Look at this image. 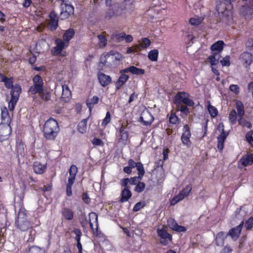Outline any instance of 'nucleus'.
Here are the masks:
<instances>
[{"instance_id":"obj_1","label":"nucleus","mask_w":253,"mask_h":253,"mask_svg":"<svg viewBox=\"0 0 253 253\" xmlns=\"http://www.w3.org/2000/svg\"><path fill=\"white\" fill-rule=\"evenodd\" d=\"M232 5L228 4L224 0L223 1L217 2L216 10L219 14L220 19L224 23L229 24L232 22V15L230 9Z\"/></svg>"},{"instance_id":"obj_2","label":"nucleus","mask_w":253,"mask_h":253,"mask_svg":"<svg viewBox=\"0 0 253 253\" xmlns=\"http://www.w3.org/2000/svg\"><path fill=\"white\" fill-rule=\"evenodd\" d=\"M59 131L58 124L53 119H49L44 123L43 132L44 137L49 140H54Z\"/></svg>"},{"instance_id":"obj_3","label":"nucleus","mask_w":253,"mask_h":253,"mask_svg":"<svg viewBox=\"0 0 253 253\" xmlns=\"http://www.w3.org/2000/svg\"><path fill=\"white\" fill-rule=\"evenodd\" d=\"M60 17L61 19H66L70 15L74 14V7L66 1L61 0L60 4Z\"/></svg>"},{"instance_id":"obj_4","label":"nucleus","mask_w":253,"mask_h":253,"mask_svg":"<svg viewBox=\"0 0 253 253\" xmlns=\"http://www.w3.org/2000/svg\"><path fill=\"white\" fill-rule=\"evenodd\" d=\"M21 92V88L19 85L16 84L12 87L11 99L8 103V108L10 111H13Z\"/></svg>"},{"instance_id":"obj_5","label":"nucleus","mask_w":253,"mask_h":253,"mask_svg":"<svg viewBox=\"0 0 253 253\" xmlns=\"http://www.w3.org/2000/svg\"><path fill=\"white\" fill-rule=\"evenodd\" d=\"M33 85L29 88V92L32 94H35L43 89V83L42 78L39 75L33 78Z\"/></svg>"},{"instance_id":"obj_6","label":"nucleus","mask_w":253,"mask_h":253,"mask_svg":"<svg viewBox=\"0 0 253 253\" xmlns=\"http://www.w3.org/2000/svg\"><path fill=\"white\" fill-rule=\"evenodd\" d=\"M15 224L18 228L21 231H25L30 227V224L25 218L23 212H19L18 214L17 219L15 221Z\"/></svg>"},{"instance_id":"obj_7","label":"nucleus","mask_w":253,"mask_h":253,"mask_svg":"<svg viewBox=\"0 0 253 253\" xmlns=\"http://www.w3.org/2000/svg\"><path fill=\"white\" fill-rule=\"evenodd\" d=\"M181 103L190 107H193L195 105L192 99L187 97V94L185 92H179L175 97V104H180Z\"/></svg>"},{"instance_id":"obj_8","label":"nucleus","mask_w":253,"mask_h":253,"mask_svg":"<svg viewBox=\"0 0 253 253\" xmlns=\"http://www.w3.org/2000/svg\"><path fill=\"white\" fill-rule=\"evenodd\" d=\"M192 189L191 184L187 185L180 193L175 196L171 200L170 204L171 205H174L178 202L183 199L185 197L187 196Z\"/></svg>"},{"instance_id":"obj_9","label":"nucleus","mask_w":253,"mask_h":253,"mask_svg":"<svg viewBox=\"0 0 253 253\" xmlns=\"http://www.w3.org/2000/svg\"><path fill=\"white\" fill-rule=\"evenodd\" d=\"M49 18L47 28L51 31H54L58 26V16L54 11H52L49 15Z\"/></svg>"},{"instance_id":"obj_10","label":"nucleus","mask_w":253,"mask_h":253,"mask_svg":"<svg viewBox=\"0 0 253 253\" xmlns=\"http://www.w3.org/2000/svg\"><path fill=\"white\" fill-rule=\"evenodd\" d=\"M157 233L161 238L160 243L164 246L167 245L171 241L172 236L165 229H158Z\"/></svg>"},{"instance_id":"obj_11","label":"nucleus","mask_w":253,"mask_h":253,"mask_svg":"<svg viewBox=\"0 0 253 253\" xmlns=\"http://www.w3.org/2000/svg\"><path fill=\"white\" fill-rule=\"evenodd\" d=\"M11 132L10 125L0 124V141L2 142L7 139Z\"/></svg>"},{"instance_id":"obj_12","label":"nucleus","mask_w":253,"mask_h":253,"mask_svg":"<svg viewBox=\"0 0 253 253\" xmlns=\"http://www.w3.org/2000/svg\"><path fill=\"white\" fill-rule=\"evenodd\" d=\"M153 120L154 118L150 112L148 110H145L142 112L139 121L142 122L143 125L147 126L150 125Z\"/></svg>"},{"instance_id":"obj_13","label":"nucleus","mask_w":253,"mask_h":253,"mask_svg":"<svg viewBox=\"0 0 253 253\" xmlns=\"http://www.w3.org/2000/svg\"><path fill=\"white\" fill-rule=\"evenodd\" d=\"M191 137V132L190 128L187 125H185L183 128V132L181 136V141L183 145L189 146L190 145V138Z\"/></svg>"},{"instance_id":"obj_14","label":"nucleus","mask_w":253,"mask_h":253,"mask_svg":"<svg viewBox=\"0 0 253 253\" xmlns=\"http://www.w3.org/2000/svg\"><path fill=\"white\" fill-rule=\"evenodd\" d=\"M105 2L106 5L109 7V11L106 13L105 18L109 19L114 14H117L118 12L117 8L118 7V5L112 4V0H106Z\"/></svg>"},{"instance_id":"obj_15","label":"nucleus","mask_w":253,"mask_h":253,"mask_svg":"<svg viewBox=\"0 0 253 253\" xmlns=\"http://www.w3.org/2000/svg\"><path fill=\"white\" fill-rule=\"evenodd\" d=\"M243 223L244 222L242 221L239 225L232 228L229 231L228 235L231 237L233 240H236L239 238L243 226Z\"/></svg>"},{"instance_id":"obj_16","label":"nucleus","mask_w":253,"mask_h":253,"mask_svg":"<svg viewBox=\"0 0 253 253\" xmlns=\"http://www.w3.org/2000/svg\"><path fill=\"white\" fill-rule=\"evenodd\" d=\"M89 223L91 229L97 231L98 228V215L95 212H92L89 214Z\"/></svg>"},{"instance_id":"obj_17","label":"nucleus","mask_w":253,"mask_h":253,"mask_svg":"<svg viewBox=\"0 0 253 253\" xmlns=\"http://www.w3.org/2000/svg\"><path fill=\"white\" fill-rule=\"evenodd\" d=\"M120 73L121 75L116 83L117 89H120V87L126 83L129 78L128 76L126 74V73L128 72H125L124 69L121 70Z\"/></svg>"},{"instance_id":"obj_18","label":"nucleus","mask_w":253,"mask_h":253,"mask_svg":"<svg viewBox=\"0 0 253 253\" xmlns=\"http://www.w3.org/2000/svg\"><path fill=\"white\" fill-rule=\"evenodd\" d=\"M116 57L111 53H107L104 56L101 57V62L104 65L109 66L112 65Z\"/></svg>"},{"instance_id":"obj_19","label":"nucleus","mask_w":253,"mask_h":253,"mask_svg":"<svg viewBox=\"0 0 253 253\" xmlns=\"http://www.w3.org/2000/svg\"><path fill=\"white\" fill-rule=\"evenodd\" d=\"M1 122L0 124L10 125L11 119L6 107L1 109Z\"/></svg>"},{"instance_id":"obj_20","label":"nucleus","mask_w":253,"mask_h":253,"mask_svg":"<svg viewBox=\"0 0 253 253\" xmlns=\"http://www.w3.org/2000/svg\"><path fill=\"white\" fill-rule=\"evenodd\" d=\"M56 46L54 48V52L55 54H59L61 50L65 47L68 46V42L63 41L62 40L57 39L55 41Z\"/></svg>"},{"instance_id":"obj_21","label":"nucleus","mask_w":253,"mask_h":253,"mask_svg":"<svg viewBox=\"0 0 253 253\" xmlns=\"http://www.w3.org/2000/svg\"><path fill=\"white\" fill-rule=\"evenodd\" d=\"M241 58L243 64L247 67L251 64L253 62V57L252 54L249 52H244L241 55Z\"/></svg>"},{"instance_id":"obj_22","label":"nucleus","mask_w":253,"mask_h":253,"mask_svg":"<svg viewBox=\"0 0 253 253\" xmlns=\"http://www.w3.org/2000/svg\"><path fill=\"white\" fill-rule=\"evenodd\" d=\"M222 132L221 134L217 137V148L219 151L222 150L225 140L226 138V136H227V134H226V133L224 131L223 128H222Z\"/></svg>"},{"instance_id":"obj_23","label":"nucleus","mask_w":253,"mask_h":253,"mask_svg":"<svg viewBox=\"0 0 253 253\" xmlns=\"http://www.w3.org/2000/svg\"><path fill=\"white\" fill-rule=\"evenodd\" d=\"M62 216L66 220H71L73 219L74 217V212L72 210L64 208L62 209L61 211Z\"/></svg>"},{"instance_id":"obj_24","label":"nucleus","mask_w":253,"mask_h":253,"mask_svg":"<svg viewBox=\"0 0 253 253\" xmlns=\"http://www.w3.org/2000/svg\"><path fill=\"white\" fill-rule=\"evenodd\" d=\"M98 80L99 83L103 86L108 85L111 81V78L110 76L106 75L103 73L98 74Z\"/></svg>"},{"instance_id":"obj_25","label":"nucleus","mask_w":253,"mask_h":253,"mask_svg":"<svg viewBox=\"0 0 253 253\" xmlns=\"http://www.w3.org/2000/svg\"><path fill=\"white\" fill-rule=\"evenodd\" d=\"M126 72H130L132 74L136 75H143L145 73L144 70L142 69L137 68L135 66H131L124 69Z\"/></svg>"},{"instance_id":"obj_26","label":"nucleus","mask_w":253,"mask_h":253,"mask_svg":"<svg viewBox=\"0 0 253 253\" xmlns=\"http://www.w3.org/2000/svg\"><path fill=\"white\" fill-rule=\"evenodd\" d=\"M239 162L245 167L252 165L253 163V154L243 157Z\"/></svg>"},{"instance_id":"obj_27","label":"nucleus","mask_w":253,"mask_h":253,"mask_svg":"<svg viewBox=\"0 0 253 253\" xmlns=\"http://www.w3.org/2000/svg\"><path fill=\"white\" fill-rule=\"evenodd\" d=\"M73 232L76 235L75 239L77 242V246L79 250V253H82V246L80 242L81 236H82V233L81 231L77 228L74 229Z\"/></svg>"},{"instance_id":"obj_28","label":"nucleus","mask_w":253,"mask_h":253,"mask_svg":"<svg viewBox=\"0 0 253 253\" xmlns=\"http://www.w3.org/2000/svg\"><path fill=\"white\" fill-rule=\"evenodd\" d=\"M221 57L220 53L213 52L212 54L208 58V60L211 65H216L218 63L219 60Z\"/></svg>"},{"instance_id":"obj_29","label":"nucleus","mask_w":253,"mask_h":253,"mask_svg":"<svg viewBox=\"0 0 253 253\" xmlns=\"http://www.w3.org/2000/svg\"><path fill=\"white\" fill-rule=\"evenodd\" d=\"M224 42L222 41H219L213 44L211 47L213 52H220L223 50Z\"/></svg>"},{"instance_id":"obj_30","label":"nucleus","mask_w":253,"mask_h":253,"mask_svg":"<svg viewBox=\"0 0 253 253\" xmlns=\"http://www.w3.org/2000/svg\"><path fill=\"white\" fill-rule=\"evenodd\" d=\"M132 193L131 191L127 188H125L121 193V202L123 203L126 202L131 197Z\"/></svg>"},{"instance_id":"obj_31","label":"nucleus","mask_w":253,"mask_h":253,"mask_svg":"<svg viewBox=\"0 0 253 253\" xmlns=\"http://www.w3.org/2000/svg\"><path fill=\"white\" fill-rule=\"evenodd\" d=\"M46 168L45 166L42 165L38 162H34L33 164V169L35 173L37 174H42L43 173Z\"/></svg>"},{"instance_id":"obj_32","label":"nucleus","mask_w":253,"mask_h":253,"mask_svg":"<svg viewBox=\"0 0 253 253\" xmlns=\"http://www.w3.org/2000/svg\"><path fill=\"white\" fill-rule=\"evenodd\" d=\"M71 96V91L66 84L62 85V98L65 101H67Z\"/></svg>"},{"instance_id":"obj_33","label":"nucleus","mask_w":253,"mask_h":253,"mask_svg":"<svg viewBox=\"0 0 253 253\" xmlns=\"http://www.w3.org/2000/svg\"><path fill=\"white\" fill-rule=\"evenodd\" d=\"M225 238V234L223 232L218 233L215 238V244L218 246H223Z\"/></svg>"},{"instance_id":"obj_34","label":"nucleus","mask_w":253,"mask_h":253,"mask_svg":"<svg viewBox=\"0 0 253 253\" xmlns=\"http://www.w3.org/2000/svg\"><path fill=\"white\" fill-rule=\"evenodd\" d=\"M75 35V31L73 29H69L67 30L64 34L63 35V40L67 42H68L69 41L73 38Z\"/></svg>"},{"instance_id":"obj_35","label":"nucleus","mask_w":253,"mask_h":253,"mask_svg":"<svg viewBox=\"0 0 253 253\" xmlns=\"http://www.w3.org/2000/svg\"><path fill=\"white\" fill-rule=\"evenodd\" d=\"M98 101L99 97L97 96H93L92 98L86 100V105L89 110H91L94 105L98 103Z\"/></svg>"},{"instance_id":"obj_36","label":"nucleus","mask_w":253,"mask_h":253,"mask_svg":"<svg viewBox=\"0 0 253 253\" xmlns=\"http://www.w3.org/2000/svg\"><path fill=\"white\" fill-rule=\"evenodd\" d=\"M86 124L87 119H84L80 122L78 126V131L82 133L85 132L87 128Z\"/></svg>"},{"instance_id":"obj_37","label":"nucleus","mask_w":253,"mask_h":253,"mask_svg":"<svg viewBox=\"0 0 253 253\" xmlns=\"http://www.w3.org/2000/svg\"><path fill=\"white\" fill-rule=\"evenodd\" d=\"M128 137V132L125 130V128L123 126L121 127L120 129V140L125 142L127 140Z\"/></svg>"},{"instance_id":"obj_38","label":"nucleus","mask_w":253,"mask_h":253,"mask_svg":"<svg viewBox=\"0 0 253 253\" xmlns=\"http://www.w3.org/2000/svg\"><path fill=\"white\" fill-rule=\"evenodd\" d=\"M237 115L239 118L243 117L245 114L244 105L241 102H238L236 104Z\"/></svg>"},{"instance_id":"obj_39","label":"nucleus","mask_w":253,"mask_h":253,"mask_svg":"<svg viewBox=\"0 0 253 253\" xmlns=\"http://www.w3.org/2000/svg\"><path fill=\"white\" fill-rule=\"evenodd\" d=\"M16 151L18 157H19L20 156L21 157H24L25 155L24 144L21 143L17 144Z\"/></svg>"},{"instance_id":"obj_40","label":"nucleus","mask_w":253,"mask_h":253,"mask_svg":"<svg viewBox=\"0 0 253 253\" xmlns=\"http://www.w3.org/2000/svg\"><path fill=\"white\" fill-rule=\"evenodd\" d=\"M159 51L157 49L151 50L148 55L149 59L152 61H156L158 59Z\"/></svg>"},{"instance_id":"obj_41","label":"nucleus","mask_w":253,"mask_h":253,"mask_svg":"<svg viewBox=\"0 0 253 253\" xmlns=\"http://www.w3.org/2000/svg\"><path fill=\"white\" fill-rule=\"evenodd\" d=\"M42 99L45 101L50 100V95L48 91L43 88L42 91L38 92Z\"/></svg>"},{"instance_id":"obj_42","label":"nucleus","mask_w":253,"mask_h":253,"mask_svg":"<svg viewBox=\"0 0 253 253\" xmlns=\"http://www.w3.org/2000/svg\"><path fill=\"white\" fill-rule=\"evenodd\" d=\"M99 42L98 43L99 46L100 47H104L106 46L107 43V40L105 37L102 34L98 35L97 36Z\"/></svg>"},{"instance_id":"obj_43","label":"nucleus","mask_w":253,"mask_h":253,"mask_svg":"<svg viewBox=\"0 0 253 253\" xmlns=\"http://www.w3.org/2000/svg\"><path fill=\"white\" fill-rule=\"evenodd\" d=\"M27 253H44V250L38 246L31 247Z\"/></svg>"},{"instance_id":"obj_44","label":"nucleus","mask_w":253,"mask_h":253,"mask_svg":"<svg viewBox=\"0 0 253 253\" xmlns=\"http://www.w3.org/2000/svg\"><path fill=\"white\" fill-rule=\"evenodd\" d=\"M150 40L147 38H144L142 39V42L139 45H137V47L138 48V47L140 46L141 50L142 48H146L148 47L150 45Z\"/></svg>"},{"instance_id":"obj_45","label":"nucleus","mask_w":253,"mask_h":253,"mask_svg":"<svg viewBox=\"0 0 253 253\" xmlns=\"http://www.w3.org/2000/svg\"><path fill=\"white\" fill-rule=\"evenodd\" d=\"M237 112L235 110H232L229 114V120L232 124H235L237 120Z\"/></svg>"},{"instance_id":"obj_46","label":"nucleus","mask_w":253,"mask_h":253,"mask_svg":"<svg viewBox=\"0 0 253 253\" xmlns=\"http://www.w3.org/2000/svg\"><path fill=\"white\" fill-rule=\"evenodd\" d=\"M238 122L239 124L243 127L246 126L248 128H251L252 127V124L246 121L243 117L239 118Z\"/></svg>"},{"instance_id":"obj_47","label":"nucleus","mask_w":253,"mask_h":253,"mask_svg":"<svg viewBox=\"0 0 253 253\" xmlns=\"http://www.w3.org/2000/svg\"><path fill=\"white\" fill-rule=\"evenodd\" d=\"M208 109L210 114L212 117H215L217 115L218 111L214 107L209 104Z\"/></svg>"},{"instance_id":"obj_48","label":"nucleus","mask_w":253,"mask_h":253,"mask_svg":"<svg viewBox=\"0 0 253 253\" xmlns=\"http://www.w3.org/2000/svg\"><path fill=\"white\" fill-rule=\"evenodd\" d=\"M136 168L138 171V175L142 177L145 173L143 165L141 163L138 162Z\"/></svg>"},{"instance_id":"obj_49","label":"nucleus","mask_w":253,"mask_h":253,"mask_svg":"<svg viewBox=\"0 0 253 253\" xmlns=\"http://www.w3.org/2000/svg\"><path fill=\"white\" fill-rule=\"evenodd\" d=\"M145 187L144 183L139 181L135 187V191L140 193L143 191Z\"/></svg>"},{"instance_id":"obj_50","label":"nucleus","mask_w":253,"mask_h":253,"mask_svg":"<svg viewBox=\"0 0 253 253\" xmlns=\"http://www.w3.org/2000/svg\"><path fill=\"white\" fill-rule=\"evenodd\" d=\"M1 81H3L4 82L5 86L8 88H10L13 86L12 85V81L9 79L6 78L4 77H2Z\"/></svg>"},{"instance_id":"obj_51","label":"nucleus","mask_w":253,"mask_h":253,"mask_svg":"<svg viewBox=\"0 0 253 253\" xmlns=\"http://www.w3.org/2000/svg\"><path fill=\"white\" fill-rule=\"evenodd\" d=\"M179 119L174 113L171 114L169 118V123L172 124H177L179 123Z\"/></svg>"},{"instance_id":"obj_52","label":"nucleus","mask_w":253,"mask_h":253,"mask_svg":"<svg viewBox=\"0 0 253 253\" xmlns=\"http://www.w3.org/2000/svg\"><path fill=\"white\" fill-rule=\"evenodd\" d=\"M202 20L199 18H191L189 20L190 24L193 26H198L201 23Z\"/></svg>"},{"instance_id":"obj_53","label":"nucleus","mask_w":253,"mask_h":253,"mask_svg":"<svg viewBox=\"0 0 253 253\" xmlns=\"http://www.w3.org/2000/svg\"><path fill=\"white\" fill-rule=\"evenodd\" d=\"M142 177L139 175L138 176L131 177L130 179H129V182L131 185L136 184L137 182L138 183L142 179Z\"/></svg>"},{"instance_id":"obj_54","label":"nucleus","mask_w":253,"mask_h":253,"mask_svg":"<svg viewBox=\"0 0 253 253\" xmlns=\"http://www.w3.org/2000/svg\"><path fill=\"white\" fill-rule=\"evenodd\" d=\"M77 171V167L75 165H72L69 170L70 176L76 177Z\"/></svg>"},{"instance_id":"obj_55","label":"nucleus","mask_w":253,"mask_h":253,"mask_svg":"<svg viewBox=\"0 0 253 253\" xmlns=\"http://www.w3.org/2000/svg\"><path fill=\"white\" fill-rule=\"evenodd\" d=\"M111 120V115L109 112H107L105 118L103 120L102 122V126H106Z\"/></svg>"},{"instance_id":"obj_56","label":"nucleus","mask_w":253,"mask_h":253,"mask_svg":"<svg viewBox=\"0 0 253 253\" xmlns=\"http://www.w3.org/2000/svg\"><path fill=\"white\" fill-rule=\"evenodd\" d=\"M145 206L144 202H139L137 203L134 206L133 211H137L143 208Z\"/></svg>"},{"instance_id":"obj_57","label":"nucleus","mask_w":253,"mask_h":253,"mask_svg":"<svg viewBox=\"0 0 253 253\" xmlns=\"http://www.w3.org/2000/svg\"><path fill=\"white\" fill-rule=\"evenodd\" d=\"M168 224L171 229L174 230L177 223L173 219L170 218L168 220Z\"/></svg>"},{"instance_id":"obj_58","label":"nucleus","mask_w":253,"mask_h":253,"mask_svg":"<svg viewBox=\"0 0 253 253\" xmlns=\"http://www.w3.org/2000/svg\"><path fill=\"white\" fill-rule=\"evenodd\" d=\"M253 226V217H251L245 223V227L247 229H251Z\"/></svg>"},{"instance_id":"obj_59","label":"nucleus","mask_w":253,"mask_h":253,"mask_svg":"<svg viewBox=\"0 0 253 253\" xmlns=\"http://www.w3.org/2000/svg\"><path fill=\"white\" fill-rule=\"evenodd\" d=\"M220 63L222 64V66H229L230 65L229 56H226L220 60Z\"/></svg>"},{"instance_id":"obj_60","label":"nucleus","mask_w":253,"mask_h":253,"mask_svg":"<svg viewBox=\"0 0 253 253\" xmlns=\"http://www.w3.org/2000/svg\"><path fill=\"white\" fill-rule=\"evenodd\" d=\"M92 143L93 145L96 146H101L103 145V142L102 140L99 138L94 137L92 140Z\"/></svg>"},{"instance_id":"obj_61","label":"nucleus","mask_w":253,"mask_h":253,"mask_svg":"<svg viewBox=\"0 0 253 253\" xmlns=\"http://www.w3.org/2000/svg\"><path fill=\"white\" fill-rule=\"evenodd\" d=\"M230 90L236 94L238 93L239 87L237 85L232 84L229 87Z\"/></svg>"},{"instance_id":"obj_62","label":"nucleus","mask_w":253,"mask_h":253,"mask_svg":"<svg viewBox=\"0 0 253 253\" xmlns=\"http://www.w3.org/2000/svg\"><path fill=\"white\" fill-rule=\"evenodd\" d=\"M179 110L181 112H182L185 114H187L189 113V109L187 108V107H186V106L181 105H179Z\"/></svg>"},{"instance_id":"obj_63","label":"nucleus","mask_w":253,"mask_h":253,"mask_svg":"<svg viewBox=\"0 0 253 253\" xmlns=\"http://www.w3.org/2000/svg\"><path fill=\"white\" fill-rule=\"evenodd\" d=\"M174 230L178 232H185L186 230V228L183 226L177 224Z\"/></svg>"},{"instance_id":"obj_64","label":"nucleus","mask_w":253,"mask_h":253,"mask_svg":"<svg viewBox=\"0 0 253 253\" xmlns=\"http://www.w3.org/2000/svg\"><path fill=\"white\" fill-rule=\"evenodd\" d=\"M128 166L131 167V169H132V168H136L137 163H136L132 159H130L128 162Z\"/></svg>"}]
</instances>
